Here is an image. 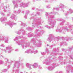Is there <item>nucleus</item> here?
Masks as SVG:
<instances>
[{"instance_id": "1", "label": "nucleus", "mask_w": 73, "mask_h": 73, "mask_svg": "<svg viewBox=\"0 0 73 73\" xmlns=\"http://www.w3.org/2000/svg\"><path fill=\"white\" fill-rule=\"evenodd\" d=\"M57 13H56V12H51L50 13H46L45 14L47 18H48V23L51 26H48V25H45V27H46V28H47L49 29H52L53 28V27H54V25H55V23L56 22L55 21H53L52 20V19H54V16H52L51 15H56Z\"/></svg>"}, {"instance_id": "2", "label": "nucleus", "mask_w": 73, "mask_h": 73, "mask_svg": "<svg viewBox=\"0 0 73 73\" xmlns=\"http://www.w3.org/2000/svg\"><path fill=\"white\" fill-rule=\"evenodd\" d=\"M40 15V12H38L37 13H35V14H31V18H30V20L31 19H33V22L32 24V25L33 26V28H34L35 27H38L39 25L41 24V22L40 21V19L38 18H37L36 19V15Z\"/></svg>"}, {"instance_id": "3", "label": "nucleus", "mask_w": 73, "mask_h": 73, "mask_svg": "<svg viewBox=\"0 0 73 73\" xmlns=\"http://www.w3.org/2000/svg\"><path fill=\"white\" fill-rule=\"evenodd\" d=\"M73 28V25H68L66 27H63L62 26L60 25L58 27V28L56 30V31L57 32H59L60 33L62 32L64 33L66 31L67 32H68L69 31L71 30V32L72 33V31H73V30L71 28Z\"/></svg>"}, {"instance_id": "4", "label": "nucleus", "mask_w": 73, "mask_h": 73, "mask_svg": "<svg viewBox=\"0 0 73 73\" xmlns=\"http://www.w3.org/2000/svg\"><path fill=\"white\" fill-rule=\"evenodd\" d=\"M19 60L16 61L13 66V72H15L16 73H19V67H20V64L19 63L20 62L21 58H19Z\"/></svg>"}, {"instance_id": "5", "label": "nucleus", "mask_w": 73, "mask_h": 73, "mask_svg": "<svg viewBox=\"0 0 73 73\" xmlns=\"http://www.w3.org/2000/svg\"><path fill=\"white\" fill-rule=\"evenodd\" d=\"M17 43L19 45H21L23 49L27 47H29L30 46V43H25L24 40H21L19 42H17Z\"/></svg>"}, {"instance_id": "6", "label": "nucleus", "mask_w": 73, "mask_h": 73, "mask_svg": "<svg viewBox=\"0 0 73 73\" xmlns=\"http://www.w3.org/2000/svg\"><path fill=\"white\" fill-rule=\"evenodd\" d=\"M31 41L33 42V45L34 46H40L41 45V40L37 39L35 40L34 38H33L31 40Z\"/></svg>"}, {"instance_id": "7", "label": "nucleus", "mask_w": 73, "mask_h": 73, "mask_svg": "<svg viewBox=\"0 0 73 73\" xmlns=\"http://www.w3.org/2000/svg\"><path fill=\"white\" fill-rule=\"evenodd\" d=\"M68 7L66 6L65 5H64L60 3L59 5V7L58 8H57L56 7H55L53 8L54 10L55 11H59L60 9H61V11L62 12H64V9L65 8H67Z\"/></svg>"}, {"instance_id": "8", "label": "nucleus", "mask_w": 73, "mask_h": 73, "mask_svg": "<svg viewBox=\"0 0 73 73\" xmlns=\"http://www.w3.org/2000/svg\"><path fill=\"white\" fill-rule=\"evenodd\" d=\"M38 63H35L33 64L29 63H27L26 64V66L28 68H29V69H32V67H31V66H33L34 69H36V68H37L38 67Z\"/></svg>"}, {"instance_id": "9", "label": "nucleus", "mask_w": 73, "mask_h": 73, "mask_svg": "<svg viewBox=\"0 0 73 73\" xmlns=\"http://www.w3.org/2000/svg\"><path fill=\"white\" fill-rule=\"evenodd\" d=\"M9 37L5 36H2L1 34H0V41H5V43L8 42Z\"/></svg>"}, {"instance_id": "10", "label": "nucleus", "mask_w": 73, "mask_h": 73, "mask_svg": "<svg viewBox=\"0 0 73 73\" xmlns=\"http://www.w3.org/2000/svg\"><path fill=\"white\" fill-rule=\"evenodd\" d=\"M35 36L39 37L42 34V33H44V31L43 30L40 31V29H36L35 31Z\"/></svg>"}, {"instance_id": "11", "label": "nucleus", "mask_w": 73, "mask_h": 73, "mask_svg": "<svg viewBox=\"0 0 73 73\" xmlns=\"http://www.w3.org/2000/svg\"><path fill=\"white\" fill-rule=\"evenodd\" d=\"M66 68L67 73H73V67L71 66L68 65L67 66Z\"/></svg>"}, {"instance_id": "12", "label": "nucleus", "mask_w": 73, "mask_h": 73, "mask_svg": "<svg viewBox=\"0 0 73 73\" xmlns=\"http://www.w3.org/2000/svg\"><path fill=\"white\" fill-rule=\"evenodd\" d=\"M53 35L50 34L49 35V37L47 39V40L48 41L50 42L51 41H52V40H53L54 41V40H57V41H58V40H59V38L58 37L56 38H54V39H53Z\"/></svg>"}, {"instance_id": "13", "label": "nucleus", "mask_w": 73, "mask_h": 73, "mask_svg": "<svg viewBox=\"0 0 73 73\" xmlns=\"http://www.w3.org/2000/svg\"><path fill=\"white\" fill-rule=\"evenodd\" d=\"M56 66V63H53L51 64L49 66L47 67V68L49 70L51 71L53 70V69H54Z\"/></svg>"}, {"instance_id": "14", "label": "nucleus", "mask_w": 73, "mask_h": 73, "mask_svg": "<svg viewBox=\"0 0 73 73\" xmlns=\"http://www.w3.org/2000/svg\"><path fill=\"white\" fill-rule=\"evenodd\" d=\"M9 7V5H7L6 6H4L3 7V11L5 12H7L8 13L7 15V16H9L11 15V11L9 10L8 11H7L6 9L7 8Z\"/></svg>"}, {"instance_id": "15", "label": "nucleus", "mask_w": 73, "mask_h": 73, "mask_svg": "<svg viewBox=\"0 0 73 73\" xmlns=\"http://www.w3.org/2000/svg\"><path fill=\"white\" fill-rule=\"evenodd\" d=\"M6 50L3 49V50H4L6 53H10L13 50L11 46L7 47H6Z\"/></svg>"}, {"instance_id": "16", "label": "nucleus", "mask_w": 73, "mask_h": 73, "mask_svg": "<svg viewBox=\"0 0 73 73\" xmlns=\"http://www.w3.org/2000/svg\"><path fill=\"white\" fill-rule=\"evenodd\" d=\"M4 59L5 62V65L7 66L8 68H10L11 64H12V63L11 62H9V60L7 58H5Z\"/></svg>"}, {"instance_id": "17", "label": "nucleus", "mask_w": 73, "mask_h": 73, "mask_svg": "<svg viewBox=\"0 0 73 73\" xmlns=\"http://www.w3.org/2000/svg\"><path fill=\"white\" fill-rule=\"evenodd\" d=\"M21 32H22L23 35H25V31L23 29H21L19 31H17L16 32V33L18 35H20L21 34Z\"/></svg>"}, {"instance_id": "18", "label": "nucleus", "mask_w": 73, "mask_h": 73, "mask_svg": "<svg viewBox=\"0 0 73 73\" xmlns=\"http://www.w3.org/2000/svg\"><path fill=\"white\" fill-rule=\"evenodd\" d=\"M6 24H7V25H8L9 27H11V28H12V27L14 25H16L17 24L16 23H13V22H11L10 21H9L6 23L5 25H6Z\"/></svg>"}, {"instance_id": "19", "label": "nucleus", "mask_w": 73, "mask_h": 73, "mask_svg": "<svg viewBox=\"0 0 73 73\" xmlns=\"http://www.w3.org/2000/svg\"><path fill=\"white\" fill-rule=\"evenodd\" d=\"M31 50H30V49L27 50V51L25 52V53H29L30 52L31 53H34V52L33 51V50H34V47L31 46Z\"/></svg>"}, {"instance_id": "20", "label": "nucleus", "mask_w": 73, "mask_h": 73, "mask_svg": "<svg viewBox=\"0 0 73 73\" xmlns=\"http://www.w3.org/2000/svg\"><path fill=\"white\" fill-rule=\"evenodd\" d=\"M28 5H29V4L28 3H23L20 4V7H23L24 8H25V7H28Z\"/></svg>"}, {"instance_id": "21", "label": "nucleus", "mask_w": 73, "mask_h": 73, "mask_svg": "<svg viewBox=\"0 0 73 73\" xmlns=\"http://www.w3.org/2000/svg\"><path fill=\"white\" fill-rule=\"evenodd\" d=\"M50 59H45L44 61L43 62V63L44 64H46V65H48L50 63Z\"/></svg>"}, {"instance_id": "22", "label": "nucleus", "mask_w": 73, "mask_h": 73, "mask_svg": "<svg viewBox=\"0 0 73 73\" xmlns=\"http://www.w3.org/2000/svg\"><path fill=\"white\" fill-rule=\"evenodd\" d=\"M17 2H20V0H19L18 1H13V4H14V7L15 8H18V5H17V4H16V3H17Z\"/></svg>"}, {"instance_id": "23", "label": "nucleus", "mask_w": 73, "mask_h": 73, "mask_svg": "<svg viewBox=\"0 0 73 73\" xmlns=\"http://www.w3.org/2000/svg\"><path fill=\"white\" fill-rule=\"evenodd\" d=\"M58 20H59V21H61V23H60V25H63V24L65 22V21L64 20L62 19H58Z\"/></svg>"}, {"instance_id": "24", "label": "nucleus", "mask_w": 73, "mask_h": 73, "mask_svg": "<svg viewBox=\"0 0 73 73\" xmlns=\"http://www.w3.org/2000/svg\"><path fill=\"white\" fill-rule=\"evenodd\" d=\"M73 13V10L70 9H69V11L66 12L65 15L66 16V15H68L69 13Z\"/></svg>"}, {"instance_id": "25", "label": "nucleus", "mask_w": 73, "mask_h": 73, "mask_svg": "<svg viewBox=\"0 0 73 73\" xmlns=\"http://www.w3.org/2000/svg\"><path fill=\"white\" fill-rule=\"evenodd\" d=\"M16 15L14 14H12V15L11 16L10 18L11 19H13L15 20H16Z\"/></svg>"}, {"instance_id": "26", "label": "nucleus", "mask_w": 73, "mask_h": 73, "mask_svg": "<svg viewBox=\"0 0 73 73\" xmlns=\"http://www.w3.org/2000/svg\"><path fill=\"white\" fill-rule=\"evenodd\" d=\"M7 20V18H3L1 17L0 19V20L2 23H3V22L5 21V20Z\"/></svg>"}, {"instance_id": "27", "label": "nucleus", "mask_w": 73, "mask_h": 73, "mask_svg": "<svg viewBox=\"0 0 73 73\" xmlns=\"http://www.w3.org/2000/svg\"><path fill=\"white\" fill-rule=\"evenodd\" d=\"M30 13V11L29 10H27L26 11V14L25 16H24V18L25 19H27V15H28V13Z\"/></svg>"}, {"instance_id": "28", "label": "nucleus", "mask_w": 73, "mask_h": 73, "mask_svg": "<svg viewBox=\"0 0 73 73\" xmlns=\"http://www.w3.org/2000/svg\"><path fill=\"white\" fill-rule=\"evenodd\" d=\"M21 37L20 36H17L15 37V38L14 39V41H16L17 40H18L19 39H20V38H21Z\"/></svg>"}, {"instance_id": "29", "label": "nucleus", "mask_w": 73, "mask_h": 73, "mask_svg": "<svg viewBox=\"0 0 73 73\" xmlns=\"http://www.w3.org/2000/svg\"><path fill=\"white\" fill-rule=\"evenodd\" d=\"M66 39V41H69V40H73L72 37H67Z\"/></svg>"}, {"instance_id": "30", "label": "nucleus", "mask_w": 73, "mask_h": 73, "mask_svg": "<svg viewBox=\"0 0 73 73\" xmlns=\"http://www.w3.org/2000/svg\"><path fill=\"white\" fill-rule=\"evenodd\" d=\"M33 34L32 33H29L28 34V37H32L33 36Z\"/></svg>"}, {"instance_id": "31", "label": "nucleus", "mask_w": 73, "mask_h": 73, "mask_svg": "<svg viewBox=\"0 0 73 73\" xmlns=\"http://www.w3.org/2000/svg\"><path fill=\"white\" fill-rule=\"evenodd\" d=\"M26 29L28 31H32V29L31 28L29 27H27Z\"/></svg>"}, {"instance_id": "32", "label": "nucleus", "mask_w": 73, "mask_h": 73, "mask_svg": "<svg viewBox=\"0 0 73 73\" xmlns=\"http://www.w3.org/2000/svg\"><path fill=\"white\" fill-rule=\"evenodd\" d=\"M20 23H21V26H23V27H25V26H27V25L25 23H24L23 22H21Z\"/></svg>"}, {"instance_id": "33", "label": "nucleus", "mask_w": 73, "mask_h": 73, "mask_svg": "<svg viewBox=\"0 0 73 73\" xmlns=\"http://www.w3.org/2000/svg\"><path fill=\"white\" fill-rule=\"evenodd\" d=\"M69 50L71 52V53L73 54V48L72 47H70L69 48Z\"/></svg>"}, {"instance_id": "34", "label": "nucleus", "mask_w": 73, "mask_h": 73, "mask_svg": "<svg viewBox=\"0 0 73 73\" xmlns=\"http://www.w3.org/2000/svg\"><path fill=\"white\" fill-rule=\"evenodd\" d=\"M64 44V45H67V43H66V42H65L64 43L63 42H62L60 43V45L61 46L62 45H63Z\"/></svg>"}, {"instance_id": "35", "label": "nucleus", "mask_w": 73, "mask_h": 73, "mask_svg": "<svg viewBox=\"0 0 73 73\" xmlns=\"http://www.w3.org/2000/svg\"><path fill=\"white\" fill-rule=\"evenodd\" d=\"M14 12L15 13H20V10H19L17 11H15Z\"/></svg>"}, {"instance_id": "36", "label": "nucleus", "mask_w": 73, "mask_h": 73, "mask_svg": "<svg viewBox=\"0 0 73 73\" xmlns=\"http://www.w3.org/2000/svg\"><path fill=\"white\" fill-rule=\"evenodd\" d=\"M4 63V62L1 60H0V65H2Z\"/></svg>"}, {"instance_id": "37", "label": "nucleus", "mask_w": 73, "mask_h": 73, "mask_svg": "<svg viewBox=\"0 0 73 73\" xmlns=\"http://www.w3.org/2000/svg\"><path fill=\"white\" fill-rule=\"evenodd\" d=\"M38 67L39 69H41L42 68V67H41V66H40V65H38Z\"/></svg>"}, {"instance_id": "38", "label": "nucleus", "mask_w": 73, "mask_h": 73, "mask_svg": "<svg viewBox=\"0 0 73 73\" xmlns=\"http://www.w3.org/2000/svg\"><path fill=\"white\" fill-rule=\"evenodd\" d=\"M0 47H4L5 46V45L3 44H2L0 45Z\"/></svg>"}, {"instance_id": "39", "label": "nucleus", "mask_w": 73, "mask_h": 73, "mask_svg": "<svg viewBox=\"0 0 73 73\" xmlns=\"http://www.w3.org/2000/svg\"><path fill=\"white\" fill-rule=\"evenodd\" d=\"M55 0H50V3H52V2H54Z\"/></svg>"}, {"instance_id": "40", "label": "nucleus", "mask_w": 73, "mask_h": 73, "mask_svg": "<svg viewBox=\"0 0 73 73\" xmlns=\"http://www.w3.org/2000/svg\"><path fill=\"white\" fill-rule=\"evenodd\" d=\"M41 54L42 55L44 56V54H45V53L44 52H41Z\"/></svg>"}, {"instance_id": "41", "label": "nucleus", "mask_w": 73, "mask_h": 73, "mask_svg": "<svg viewBox=\"0 0 73 73\" xmlns=\"http://www.w3.org/2000/svg\"><path fill=\"white\" fill-rule=\"evenodd\" d=\"M0 13L1 15H3V16H4V14L3 13Z\"/></svg>"}, {"instance_id": "42", "label": "nucleus", "mask_w": 73, "mask_h": 73, "mask_svg": "<svg viewBox=\"0 0 73 73\" xmlns=\"http://www.w3.org/2000/svg\"><path fill=\"white\" fill-rule=\"evenodd\" d=\"M49 51H48V50L47 49H46V52L47 53H48V52Z\"/></svg>"}, {"instance_id": "43", "label": "nucleus", "mask_w": 73, "mask_h": 73, "mask_svg": "<svg viewBox=\"0 0 73 73\" xmlns=\"http://www.w3.org/2000/svg\"><path fill=\"white\" fill-rule=\"evenodd\" d=\"M38 53V51L37 50H36L35 52V53Z\"/></svg>"}, {"instance_id": "44", "label": "nucleus", "mask_w": 73, "mask_h": 73, "mask_svg": "<svg viewBox=\"0 0 73 73\" xmlns=\"http://www.w3.org/2000/svg\"><path fill=\"white\" fill-rule=\"evenodd\" d=\"M47 8H50V6H48L47 7Z\"/></svg>"}, {"instance_id": "45", "label": "nucleus", "mask_w": 73, "mask_h": 73, "mask_svg": "<svg viewBox=\"0 0 73 73\" xmlns=\"http://www.w3.org/2000/svg\"><path fill=\"white\" fill-rule=\"evenodd\" d=\"M23 40H25V39H27V38L25 37H23Z\"/></svg>"}, {"instance_id": "46", "label": "nucleus", "mask_w": 73, "mask_h": 73, "mask_svg": "<svg viewBox=\"0 0 73 73\" xmlns=\"http://www.w3.org/2000/svg\"><path fill=\"white\" fill-rule=\"evenodd\" d=\"M71 33H72V35H73V31H71Z\"/></svg>"}, {"instance_id": "47", "label": "nucleus", "mask_w": 73, "mask_h": 73, "mask_svg": "<svg viewBox=\"0 0 73 73\" xmlns=\"http://www.w3.org/2000/svg\"><path fill=\"white\" fill-rule=\"evenodd\" d=\"M18 51V49H16L15 50V51H16V52H17V51Z\"/></svg>"}, {"instance_id": "48", "label": "nucleus", "mask_w": 73, "mask_h": 73, "mask_svg": "<svg viewBox=\"0 0 73 73\" xmlns=\"http://www.w3.org/2000/svg\"><path fill=\"white\" fill-rule=\"evenodd\" d=\"M3 57V56L0 55V57Z\"/></svg>"}, {"instance_id": "49", "label": "nucleus", "mask_w": 73, "mask_h": 73, "mask_svg": "<svg viewBox=\"0 0 73 73\" xmlns=\"http://www.w3.org/2000/svg\"><path fill=\"white\" fill-rule=\"evenodd\" d=\"M32 10H34V9H35V8L34 7H33L32 8Z\"/></svg>"}, {"instance_id": "50", "label": "nucleus", "mask_w": 73, "mask_h": 73, "mask_svg": "<svg viewBox=\"0 0 73 73\" xmlns=\"http://www.w3.org/2000/svg\"><path fill=\"white\" fill-rule=\"evenodd\" d=\"M7 70V69H5L4 70L5 72H6Z\"/></svg>"}, {"instance_id": "51", "label": "nucleus", "mask_w": 73, "mask_h": 73, "mask_svg": "<svg viewBox=\"0 0 73 73\" xmlns=\"http://www.w3.org/2000/svg\"><path fill=\"white\" fill-rule=\"evenodd\" d=\"M64 50H65V49H62V51H64Z\"/></svg>"}, {"instance_id": "52", "label": "nucleus", "mask_w": 73, "mask_h": 73, "mask_svg": "<svg viewBox=\"0 0 73 73\" xmlns=\"http://www.w3.org/2000/svg\"><path fill=\"white\" fill-rule=\"evenodd\" d=\"M22 13H24V11H23L22 12Z\"/></svg>"}, {"instance_id": "53", "label": "nucleus", "mask_w": 73, "mask_h": 73, "mask_svg": "<svg viewBox=\"0 0 73 73\" xmlns=\"http://www.w3.org/2000/svg\"><path fill=\"white\" fill-rule=\"evenodd\" d=\"M33 2H35V0H33Z\"/></svg>"}, {"instance_id": "54", "label": "nucleus", "mask_w": 73, "mask_h": 73, "mask_svg": "<svg viewBox=\"0 0 73 73\" xmlns=\"http://www.w3.org/2000/svg\"><path fill=\"white\" fill-rule=\"evenodd\" d=\"M20 73H23V72H21Z\"/></svg>"}, {"instance_id": "55", "label": "nucleus", "mask_w": 73, "mask_h": 73, "mask_svg": "<svg viewBox=\"0 0 73 73\" xmlns=\"http://www.w3.org/2000/svg\"><path fill=\"white\" fill-rule=\"evenodd\" d=\"M47 46H49V45L48 44H47Z\"/></svg>"}, {"instance_id": "56", "label": "nucleus", "mask_w": 73, "mask_h": 73, "mask_svg": "<svg viewBox=\"0 0 73 73\" xmlns=\"http://www.w3.org/2000/svg\"><path fill=\"white\" fill-rule=\"evenodd\" d=\"M37 1H38L39 0H36Z\"/></svg>"}, {"instance_id": "57", "label": "nucleus", "mask_w": 73, "mask_h": 73, "mask_svg": "<svg viewBox=\"0 0 73 73\" xmlns=\"http://www.w3.org/2000/svg\"><path fill=\"white\" fill-rule=\"evenodd\" d=\"M39 28H41V27H40Z\"/></svg>"}, {"instance_id": "58", "label": "nucleus", "mask_w": 73, "mask_h": 73, "mask_svg": "<svg viewBox=\"0 0 73 73\" xmlns=\"http://www.w3.org/2000/svg\"><path fill=\"white\" fill-rule=\"evenodd\" d=\"M31 73H32V72H31Z\"/></svg>"}, {"instance_id": "59", "label": "nucleus", "mask_w": 73, "mask_h": 73, "mask_svg": "<svg viewBox=\"0 0 73 73\" xmlns=\"http://www.w3.org/2000/svg\"><path fill=\"white\" fill-rule=\"evenodd\" d=\"M37 11H38V10H37Z\"/></svg>"}]
</instances>
